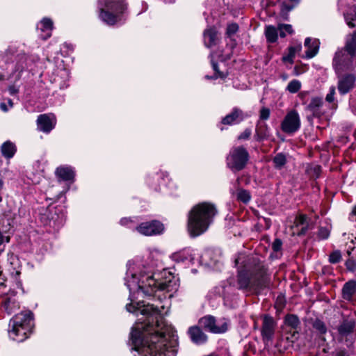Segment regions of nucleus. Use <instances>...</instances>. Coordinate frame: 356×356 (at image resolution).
Here are the masks:
<instances>
[{"instance_id":"obj_49","label":"nucleus","mask_w":356,"mask_h":356,"mask_svg":"<svg viewBox=\"0 0 356 356\" xmlns=\"http://www.w3.org/2000/svg\"><path fill=\"white\" fill-rule=\"evenodd\" d=\"M282 245V241L279 238H276L272 244V248L274 251L278 252L281 250Z\"/></svg>"},{"instance_id":"obj_7","label":"nucleus","mask_w":356,"mask_h":356,"mask_svg":"<svg viewBox=\"0 0 356 356\" xmlns=\"http://www.w3.org/2000/svg\"><path fill=\"white\" fill-rule=\"evenodd\" d=\"M249 154L243 147H233L227 157V165L233 172L243 169L248 161Z\"/></svg>"},{"instance_id":"obj_38","label":"nucleus","mask_w":356,"mask_h":356,"mask_svg":"<svg viewBox=\"0 0 356 356\" xmlns=\"http://www.w3.org/2000/svg\"><path fill=\"white\" fill-rule=\"evenodd\" d=\"M278 31L281 37H285L286 33L291 34L293 31L290 24H280Z\"/></svg>"},{"instance_id":"obj_50","label":"nucleus","mask_w":356,"mask_h":356,"mask_svg":"<svg viewBox=\"0 0 356 356\" xmlns=\"http://www.w3.org/2000/svg\"><path fill=\"white\" fill-rule=\"evenodd\" d=\"M256 131L259 139H263L266 136V127L263 129L261 125L259 127L257 128Z\"/></svg>"},{"instance_id":"obj_18","label":"nucleus","mask_w":356,"mask_h":356,"mask_svg":"<svg viewBox=\"0 0 356 356\" xmlns=\"http://www.w3.org/2000/svg\"><path fill=\"white\" fill-rule=\"evenodd\" d=\"M56 175L63 181H73L75 172L72 166L60 165L56 168Z\"/></svg>"},{"instance_id":"obj_2","label":"nucleus","mask_w":356,"mask_h":356,"mask_svg":"<svg viewBox=\"0 0 356 356\" xmlns=\"http://www.w3.org/2000/svg\"><path fill=\"white\" fill-rule=\"evenodd\" d=\"M235 263L239 289H253L260 284V280L266 275V268L257 257L240 254Z\"/></svg>"},{"instance_id":"obj_46","label":"nucleus","mask_w":356,"mask_h":356,"mask_svg":"<svg viewBox=\"0 0 356 356\" xmlns=\"http://www.w3.org/2000/svg\"><path fill=\"white\" fill-rule=\"evenodd\" d=\"M120 224L122 225H126L129 228H135L134 220L131 218H123L120 220Z\"/></svg>"},{"instance_id":"obj_6","label":"nucleus","mask_w":356,"mask_h":356,"mask_svg":"<svg viewBox=\"0 0 356 356\" xmlns=\"http://www.w3.org/2000/svg\"><path fill=\"white\" fill-rule=\"evenodd\" d=\"M38 60V58L36 56H29L24 53L18 54L12 62V70L8 79L20 80L24 74H28L29 72L33 70L32 67Z\"/></svg>"},{"instance_id":"obj_24","label":"nucleus","mask_w":356,"mask_h":356,"mask_svg":"<svg viewBox=\"0 0 356 356\" xmlns=\"http://www.w3.org/2000/svg\"><path fill=\"white\" fill-rule=\"evenodd\" d=\"M294 223L296 227H300V229L298 233L299 236L304 235L309 229L308 218L305 215H300L296 218Z\"/></svg>"},{"instance_id":"obj_43","label":"nucleus","mask_w":356,"mask_h":356,"mask_svg":"<svg viewBox=\"0 0 356 356\" xmlns=\"http://www.w3.org/2000/svg\"><path fill=\"white\" fill-rule=\"evenodd\" d=\"M341 258V255L339 251H334L330 254L329 261L330 263L337 264Z\"/></svg>"},{"instance_id":"obj_13","label":"nucleus","mask_w":356,"mask_h":356,"mask_svg":"<svg viewBox=\"0 0 356 356\" xmlns=\"http://www.w3.org/2000/svg\"><path fill=\"white\" fill-rule=\"evenodd\" d=\"M196 254L194 250L185 248L174 253L172 258L177 262L194 264Z\"/></svg>"},{"instance_id":"obj_26","label":"nucleus","mask_w":356,"mask_h":356,"mask_svg":"<svg viewBox=\"0 0 356 356\" xmlns=\"http://www.w3.org/2000/svg\"><path fill=\"white\" fill-rule=\"evenodd\" d=\"M228 323L225 318H215V324L213 325V333H222L227 330Z\"/></svg>"},{"instance_id":"obj_19","label":"nucleus","mask_w":356,"mask_h":356,"mask_svg":"<svg viewBox=\"0 0 356 356\" xmlns=\"http://www.w3.org/2000/svg\"><path fill=\"white\" fill-rule=\"evenodd\" d=\"M17 151L15 143L10 140L4 142L1 147V152L3 157L6 159H10L14 156Z\"/></svg>"},{"instance_id":"obj_28","label":"nucleus","mask_w":356,"mask_h":356,"mask_svg":"<svg viewBox=\"0 0 356 356\" xmlns=\"http://www.w3.org/2000/svg\"><path fill=\"white\" fill-rule=\"evenodd\" d=\"M278 29L273 26H267L265 29V35L267 41L269 42H275L277 40L278 35Z\"/></svg>"},{"instance_id":"obj_51","label":"nucleus","mask_w":356,"mask_h":356,"mask_svg":"<svg viewBox=\"0 0 356 356\" xmlns=\"http://www.w3.org/2000/svg\"><path fill=\"white\" fill-rule=\"evenodd\" d=\"M335 94V87L332 86L330 88L329 93L326 95V100L329 102H332L334 100V96Z\"/></svg>"},{"instance_id":"obj_39","label":"nucleus","mask_w":356,"mask_h":356,"mask_svg":"<svg viewBox=\"0 0 356 356\" xmlns=\"http://www.w3.org/2000/svg\"><path fill=\"white\" fill-rule=\"evenodd\" d=\"M286 157L282 154H277L273 159L275 165L279 168H282L286 163Z\"/></svg>"},{"instance_id":"obj_36","label":"nucleus","mask_w":356,"mask_h":356,"mask_svg":"<svg viewBox=\"0 0 356 356\" xmlns=\"http://www.w3.org/2000/svg\"><path fill=\"white\" fill-rule=\"evenodd\" d=\"M354 323L351 322H344L339 327L340 334L344 336L353 332Z\"/></svg>"},{"instance_id":"obj_1","label":"nucleus","mask_w":356,"mask_h":356,"mask_svg":"<svg viewBox=\"0 0 356 356\" xmlns=\"http://www.w3.org/2000/svg\"><path fill=\"white\" fill-rule=\"evenodd\" d=\"M124 281L131 300L127 310L143 316L131 332L134 356H175L177 338L173 327L164 321L157 305H145L140 299L153 296L158 291H176L177 279L166 269L158 270L133 259L127 263Z\"/></svg>"},{"instance_id":"obj_40","label":"nucleus","mask_w":356,"mask_h":356,"mask_svg":"<svg viewBox=\"0 0 356 356\" xmlns=\"http://www.w3.org/2000/svg\"><path fill=\"white\" fill-rule=\"evenodd\" d=\"M300 0H289L288 2H284L282 6V11L289 12L298 3Z\"/></svg>"},{"instance_id":"obj_41","label":"nucleus","mask_w":356,"mask_h":356,"mask_svg":"<svg viewBox=\"0 0 356 356\" xmlns=\"http://www.w3.org/2000/svg\"><path fill=\"white\" fill-rule=\"evenodd\" d=\"M238 30V26L236 24H230L227 26L226 33L229 38H232L236 34Z\"/></svg>"},{"instance_id":"obj_35","label":"nucleus","mask_w":356,"mask_h":356,"mask_svg":"<svg viewBox=\"0 0 356 356\" xmlns=\"http://www.w3.org/2000/svg\"><path fill=\"white\" fill-rule=\"evenodd\" d=\"M236 198L238 201L247 204L250 202L251 196L248 191L240 188L236 192Z\"/></svg>"},{"instance_id":"obj_14","label":"nucleus","mask_w":356,"mask_h":356,"mask_svg":"<svg viewBox=\"0 0 356 356\" xmlns=\"http://www.w3.org/2000/svg\"><path fill=\"white\" fill-rule=\"evenodd\" d=\"M53 27V21L48 17H44L37 25L38 30L41 32L40 37L44 40L51 37Z\"/></svg>"},{"instance_id":"obj_16","label":"nucleus","mask_w":356,"mask_h":356,"mask_svg":"<svg viewBox=\"0 0 356 356\" xmlns=\"http://www.w3.org/2000/svg\"><path fill=\"white\" fill-rule=\"evenodd\" d=\"M261 333L263 339L265 341L272 339L274 334V321L271 317L267 316L264 317Z\"/></svg>"},{"instance_id":"obj_45","label":"nucleus","mask_w":356,"mask_h":356,"mask_svg":"<svg viewBox=\"0 0 356 356\" xmlns=\"http://www.w3.org/2000/svg\"><path fill=\"white\" fill-rule=\"evenodd\" d=\"M314 327L322 334L326 332L325 324L319 320H317L314 323Z\"/></svg>"},{"instance_id":"obj_31","label":"nucleus","mask_w":356,"mask_h":356,"mask_svg":"<svg viewBox=\"0 0 356 356\" xmlns=\"http://www.w3.org/2000/svg\"><path fill=\"white\" fill-rule=\"evenodd\" d=\"M301 50L302 45L300 43L297 44L295 46L290 47L289 49V54L283 58L284 60L292 63L295 55L300 53Z\"/></svg>"},{"instance_id":"obj_9","label":"nucleus","mask_w":356,"mask_h":356,"mask_svg":"<svg viewBox=\"0 0 356 356\" xmlns=\"http://www.w3.org/2000/svg\"><path fill=\"white\" fill-rule=\"evenodd\" d=\"M135 229L142 235L151 236L162 234L164 226L158 220H152L140 223L135 227Z\"/></svg>"},{"instance_id":"obj_15","label":"nucleus","mask_w":356,"mask_h":356,"mask_svg":"<svg viewBox=\"0 0 356 356\" xmlns=\"http://www.w3.org/2000/svg\"><path fill=\"white\" fill-rule=\"evenodd\" d=\"M244 118L243 113L241 110L234 108L232 111L222 119V124L225 125H232L239 123Z\"/></svg>"},{"instance_id":"obj_61","label":"nucleus","mask_w":356,"mask_h":356,"mask_svg":"<svg viewBox=\"0 0 356 356\" xmlns=\"http://www.w3.org/2000/svg\"><path fill=\"white\" fill-rule=\"evenodd\" d=\"M4 79V76L1 74H0V81Z\"/></svg>"},{"instance_id":"obj_30","label":"nucleus","mask_w":356,"mask_h":356,"mask_svg":"<svg viewBox=\"0 0 356 356\" xmlns=\"http://www.w3.org/2000/svg\"><path fill=\"white\" fill-rule=\"evenodd\" d=\"M215 324V318L207 316L200 320V325L204 329L212 332L213 325Z\"/></svg>"},{"instance_id":"obj_62","label":"nucleus","mask_w":356,"mask_h":356,"mask_svg":"<svg viewBox=\"0 0 356 356\" xmlns=\"http://www.w3.org/2000/svg\"><path fill=\"white\" fill-rule=\"evenodd\" d=\"M205 77H206V79H211V78H212V77H210L209 76H206Z\"/></svg>"},{"instance_id":"obj_32","label":"nucleus","mask_w":356,"mask_h":356,"mask_svg":"<svg viewBox=\"0 0 356 356\" xmlns=\"http://www.w3.org/2000/svg\"><path fill=\"white\" fill-rule=\"evenodd\" d=\"M212 252L211 251H206L200 259V263L202 265L212 267L216 264V260L210 258Z\"/></svg>"},{"instance_id":"obj_8","label":"nucleus","mask_w":356,"mask_h":356,"mask_svg":"<svg viewBox=\"0 0 356 356\" xmlns=\"http://www.w3.org/2000/svg\"><path fill=\"white\" fill-rule=\"evenodd\" d=\"M332 67L336 74L354 69L353 56L346 53L343 49H339L336 51L333 60Z\"/></svg>"},{"instance_id":"obj_37","label":"nucleus","mask_w":356,"mask_h":356,"mask_svg":"<svg viewBox=\"0 0 356 356\" xmlns=\"http://www.w3.org/2000/svg\"><path fill=\"white\" fill-rule=\"evenodd\" d=\"M301 88V83L296 79L291 81L286 88V90L291 93L297 92Z\"/></svg>"},{"instance_id":"obj_20","label":"nucleus","mask_w":356,"mask_h":356,"mask_svg":"<svg viewBox=\"0 0 356 356\" xmlns=\"http://www.w3.org/2000/svg\"><path fill=\"white\" fill-rule=\"evenodd\" d=\"M218 33L214 28H209L204 33V41L207 47L215 45L218 41Z\"/></svg>"},{"instance_id":"obj_25","label":"nucleus","mask_w":356,"mask_h":356,"mask_svg":"<svg viewBox=\"0 0 356 356\" xmlns=\"http://www.w3.org/2000/svg\"><path fill=\"white\" fill-rule=\"evenodd\" d=\"M344 51L351 56H355L356 53V31L348 37Z\"/></svg>"},{"instance_id":"obj_58","label":"nucleus","mask_w":356,"mask_h":356,"mask_svg":"<svg viewBox=\"0 0 356 356\" xmlns=\"http://www.w3.org/2000/svg\"><path fill=\"white\" fill-rule=\"evenodd\" d=\"M347 24L351 28H353L355 26V24L352 22H347Z\"/></svg>"},{"instance_id":"obj_34","label":"nucleus","mask_w":356,"mask_h":356,"mask_svg":"<svg viewBox=\"0 0 356 356\" xmlns=\"http://www.w3.org/2000/svg\"><path fill=\"white\" fill-rule=\"evenodd\" d=\"M322 99L318 97L313 98L309 104L307 108L314 115H318V109L322 105Z\"/></svg>"},{"instance_id":"obj_5","label":"nucleus","mask_w":356,"mask_h":356,"mask_svg":"<svg viewBox=\"0 0 356 356\" xmlns=\"http://www.w3.org/2000/svg\"><path fill=\"white\" fill-rule=\"evenodd\" d=\"M99 17L108 25H115L122 20L126 9L123 0H99Z\"/></svg>"},{"instance_id":"obj_33","label":"nucleus","mask_w":356,"mask_h":356,"mask_svg":"<svg viewBox=\"0 0 356 356\" xmlns=\"http://www.w3.org/2000/svg\"><path fill=\"white\" fill-rule=\"evenodd\" d=\"M10 81V85L8 86V92L9 95L12 96H16L19 92L20 88V84L19 83V80H17L15 79H13V81Z\"/></svg>"},{"instance_id":"obj_53","label":"nucleus","mask_w":356,"mask_h":356,"mask_svg":"<svg viewBox=\"0 0 356 356\" xmlns=\"http://www.w3.org/2000/svg\"><path fill=\"white\" fill-rule=\"evenodd\" d=\"M167 187L169 188L171 193L173 192L174 190L177 188V184L173 181L172 180H169L167 184Z\"/></svg>"},{"instance_id":"obj_12","label":"nucleus","mask_w":356,"mask_h":356,"mask_svg":"<svg viewBox=\"0 0 356 356\" xmlns=\"http://www.w3.org/2000/svg\"><path fill=\"white\" fill-rule=\"evenodd\" d=\"M56 124V120L52 114L40 115L37 119L38 129L44 133H49Z\"/></svg>"},{"instance_id":"obj_55","label":"nucleus","mask_w":356,"mask_h":356,"mask_svg":"<svg viewBox=\"0 0 356 356\" xmlns=\"http://www.w3.org/2000/svg\"><path fill=\"white\" fill-rule=\"evenodd\" d=\"M336 356H349L348 353L344 350L339 351Z\"/></svg>"},{"instance_id":"obj_21","label":"nucleus","mask_w":356,"mask_h":356,"mask_svg":"<svg viewBox=\"0 0 356 356\" xmlns=\"http://www.w3.org/2000/svg\"><path fill=\"white\" fill-rule=\"evenodd\" d=\"M356 293V281L350 280L346 282L342 289L343 299L350 300Z\"/></svg>"},{"instance_id":"obj_10","label":"nucleus","mask_w":356,"mask_h":356,"mask_svg":"<svg viewBox=\"0 0 356 356\" xmlns=\"http://www.w3.org/2000/svg\"><path fill=\"white\" fill-rule=\"evenodd\" d=\"M337 89L341 95H346L351 91L355 85L356 75L352 73L337 74Z\"/></svg>"},{"instance_id":"obj_57","label":"nucleus","mask_w":356,"mask_h":356,"mask_svg":"<svg viewBox=\"0 0 356 356\" xmlns=\"http://www.w3.org/2000/svg\"><path fill=\"white\" fill-rule=\"evenodd\" d=\"M354 217H355V220H356V207L354 208V209L352 211L351 218H354Z\"/></svg>"},{"instance_id":"obj_44","label":"nucleus","mask_w":356,"mask_h":356,"mask_svg":"<svg viewBox=\"0 0 356 356\" xmlns=\"http://www.w3.org/2000/svg\"><path fill=\"white\" fill-rule=\"evenodd\" d=\"M13 107V102L10 99H8L6 102H1L0 104V108L3 112H7L9 109Z\"/></svg>"},{"instance_id":"obj_54","label":"nucleus","mask_w":356,"mask_h":356,"mask_svg":"<svg viewBox=\"0 0 356 356\" xmlns=\"http://www.w3.org/2000/svg\"><path fill=\"white\" fill-rule=\"evenodd\" d=\"M250 135L251 131L246 129L238 136V139H247L250 136Z\"/></svg>"},{"instance_id":"obj_42","label":"nucleus","mask_w":356,"mask_h":356,"mask_svg":"<svg viewBox=\"0 0 356 356\" xmlns=\"http://www.w3.org/2000/svg\"><path fill=\"white\" fill-rule=\"evenodd\" d=\"M213 57V55L211 54V58ZM211 65H212V67H213V70H214L215 72V75H214V79H217L218 77L220 78H223L225 76V74L223 73V72H220L218 69V65L217 64L213 61V58H211Z\"/></svg>"},{"instance_id":"obj_47","label":"nucleus","mask_w":356,"mask_h":356,"mask_svg":"<svg viewBox=\"0 0 356 356\" xmlns=\"http://www.w3.org/2000/svg\"><path fill=\"white\" fill-rule=\"evenodd\" d=\"M330 235V231L325 227H321L318 230V236L321 239H326Z\"/></svg>"},{"instance_id":"obj_48","label":"nucleus","mask_w":356,"mask_h":356,"mask_svg":"<svg viewBox=\"0 0 356 356\" xmlns=\"http://www.w3.org/2000/svg\"><path fill=\"white\" fill-rule=\"evenodd\" d=\"M270 116V110L267 108H262L260 111V119L267 120Z\"/></svg>"},{"instance_id":"obj_17","label":"nucleus","mask_w":356,"mask_h":356,"mask_svg":"<svg viewBox=\"0 0 356 356\" xmlns=\"http://www.w3.org/2000/svg\"><path fill=\"white\" fill-rule=\"evenodd\" d=\"M320 41L316 38H307L305 41V47L307 49L305 58H312L318 52Z\"/></svg>"},{"instance_id":"obj_60","label":"nucleus","mask_w":356,"mask_h":356,"mask_svg":"<svg viewBox=\"0 0 356 356\" xmlns=\"http://www.w3.org/2000/svg\"><path fill=\"white\" fill-rule=\"evenodd\" d=\"M3 182L1 179H0V191L3 188Z\"/></svg>"},{"instance_id":"obj_27","label":"nucleus","mask_w":356,"mask_h":356,"mask_svg":"<svg viewBox=\"0 0 356 356\" xmlns=\"http://www.w3.org/2000/svg\"><path fill=\"white\" fill-rule=\"evenodd\" d=\"M285 325L290 327L291 330H297L300 325V321L298 318L293 314L287 315L284 319Z\"/></svg>"},{"instance_id":"obj_11","label":"nucleus","mask_w":356,"mask_h":356,"mask_svg":"<svg viewBox=\"0 0 356 356\" xmlns=\"http://www.w3.org/2000/svg\"><path fill=\"white\" fill-rule=\"evenodd\" d=\"M282 129L287 134L294 133L300 127V119L297 111L292 110L284 117L282 124Z\"/></svg>"},{"instance_id":"obj_3","label":"nucleus","mask_w":356,"mask_h":356,"mask_svg":"<svg viewBox=\"0 0 356 356\" xmlns=\"http://www.w3.org/2000/svg\"><path fill=\"white\" fill-rule=\"evenodd\" d=\"M217 213L214 204L202 202L195 205L188 215L187 230L190 236H198L204 233Z\"/></svg>"},{"instance_id":"obj_23","label":"nucleus","mask_w":356,"mask_h":356,"mask_svg":"<svg viewBox=\"0 0 356 356\" xmlns=\"http://www.w3.org/2000/svg\"><path fill=\"white\" fill-rule=\"evenodd\" d=\"M3 307L8 314H11L19 308V305L14 296H6L3 298Z\"/></svg>"},{"instance_id":"obj_56","label":"nucleus","mask_w":356,"mask_h":356,"mask_svg":"<svg viewBox=\"0 0 356 356\" xmlns=\"http://www.w3.org/2000/svg\"><path fill=\"white\" fill-rule=\"evenodd\" d=\"M314 170L316 176L318 177L319 172H320V167L318 165H315L314 167Z\"/></svg>"},{"instance_id":"obj_22","label":"nucleus","mask_w":356,"mask_h":356,"mask_svg":"<svg viewBox=\"0 0 356 356\" xmlns=\"http://www.w3.org/2000/svg\"><path fill=\"white\" fill-rule=\"evenodd\" d=\"M189 334H190L191 340L194 343H197V344L203 343L207 339V336L197 327H194L190 328Z\"/></svg>"},{"instance_id":"obj_4","label":"nucleus","mask_w":356,"mask_h":356,"mask_svg":"<svg viewBox=\"0 0 356 356\" xmlns=\"http://www.w3.org/2000/svg\"><path fill=\"white\" fill-rule=\"evenodd\" d=\"M33 325V316L31 311L15 315L10 322V338L18 342L24 341L32 332Z\"/></svg>"},{"instance_id":"obj_63","label":"nucleus","mask_w":356,"mask_h":356,"mask_svg":"<svg viewBox=\"0 0 356 356\" xmlns=\"http://www.w3.org/2000/svg\"><path fill=\"white\" fill-rule=\"evenodd\" d=\"M2 200V197L0 196V202H1Z\"/></svg>"},{"instance_id":"obj_52","label":"nucleus","mask_w":356,"mask_h":356,"mask_svg":"<svg viewBox=\"0 0 356 356\" xmlns=\"http://www.w3.org/2000/svg\"><path fill=\"white\" fill-rule=\"evenodd\" d=\"M347 268L350 271H354L356 269V264L353 260H348L346 263Z\"/></svg>"},{"instance_id":"obj_29","label":"nucleus","mask_w":356,"mask_h":356,"mask_svg":"<svg viewBox=\"0 0 356 356\" xmlns=\"http://www.w3.org/2000/svg\"><path fill=\"white\" fill-rule=\"evenodd\" d=\"M299 334L297 330H288L287 334L285 336L284 339L282 338L281 342H282L284 339L286 341V345L284 346V348H288L291 346L292 344L296 341L298 338Z\"/></svg>"},{"instance_id":"obj_59","label":"nucleus","mask_w":356,"mask_h":356,"mask_svg":"<svg viewBox=\"0 0 356 356\" xmlns=\"http://www.w3.org/2000/svg\"><path fill=\"white\" fill-rule=\"evenodd\" d=\"M165 3H174L175 1V0H163Z\"/></svg>"}]
</instances>
